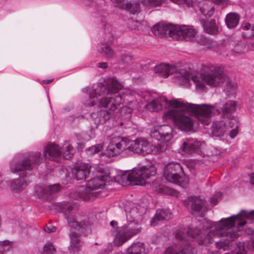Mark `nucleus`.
<instances>
[{
  "mask_svg": "<svg viewBox=\"0 0 254 254\" xmlns=\"http://www.w3.org/2000/svg\"><path fill=\"white\" fill-rule=\"evenodd\" d=\"M246 219H254V210L248 212L242 210L237 215L220 220L219 223L204 219L199 222L195 228L187 230L178 231L175 233L176 238L180 241L178 245L171 246L165 251V254H194L193 247L188 241V237L195 238L198 236L199 245H206L212 242L213 237L218 236L225 238L223 242L216 243L218 249L229 245V243L236 239L239 236L238 232L231 229L236 223L237 228L243 226L246 223Z\"/></svg>",
  "mask_w": 254,
  "mask_h": 254,
  "instance_id": "nucleus-1",
  "label": "nucleus"
},
{
  "mask_svg": "<svg viewBox=\"0 0 254 254\" xmlns=\"http://www.w3.org/2000/svg\"><path fill=\"white\" fill-rule=\"evenodd\" d=\"M181 102L184 105H191L201 107L200 108H198V109H192L193 108L185 109L184 107H172L173 109L168 112L167 116L173 119L176 125L182 130L190 131L193 127L192 120L190 117L185 115V112H191L193 114L199 121L206 125H208L210 123V118L213 115L220 113V111L216 108L215 105H197L184 103L183 102Z\"/></svg>",
  "mask_w": 254,
  "mask_h": 254,
  "instance_id": "nucleus-2",
  "label": "nucleus"
},
{
  "mask_svg": "<svg viewBox=\"0 0 254 254\" xmlns=\"http://www.w3.org/2000/svg\"><path fill=\"white\" fill-rule=\"evenodd\" d=\"M193 81L196 83V88L203 89L204 82L211 86H220L225 82L227 92L232 94L236 89V84L231 81L219 67L213 65H202L200 76L193 78Z\"/></svg>",
  "mask_w": 254,
  "mask_h": 254,
  "instance_id": "nucleus-3",
  "label": "nucleus"
},
{
  "mask_svg": "<svg viewBox=\"0 0 254 254\" xmlns=\"http://www.w3.org/2000/svg\"><path fill=\"white\" fill-rule=\"evenodd\" d=\"M127 224L121 227H118V232L113 233L114 235H118L117 244L119 246L122 245L141 231L139 223L142 221L143 217L137 208L132 207L127 212Z\"/></svg>",
  "mask_w": 254,
  "mask_h": 254,
  "instance_id": "nucleus-4",
  "label": "nucleus"
},
{
  "mask_svg": "<svg viewBox=\"0 0 254 254\" xmlns=\"http://www.w3.org/2000/svg\"><path fill=\"white\" fill-rule=\"evenodd\" d=\"M98 174L96 177L91 178L88 181L86 187H80L78 190L73 193V195L76 198L89 200L96 197L97 192L92 191L98 189L103 188L105 185V183L111 181V178L105 174L103 171H99Z\"/></svg>",
  "mask_w": 254,
  "mask_h": 254,
  "instance_id": "nucleus-5",
  "label": "nucleus"
},
{
  "mask_svg": "<svg viewBox=\"0 0 254 254\" xmlns=\"http://www.w3.org/2000/svg\"><path fill=\"white\" fill-rule=\"evenodd\" d=\"M156 170L154 166H143L139 168H133L131 172L123 173L119 178L122 180L121 184L125 185L129 183L131 185H143L145 180L154 176Z\"/></svg>",
  "mask_w": 254,
  "mask_h": 254,
  "instance_id": "nucleus-6",
  "label": "nucleus"
},
{
  "mask_svg": "<svg viewBox=\"0 0 254 254\" xmlns=\"http://www.w3.org/2000/svg\"><path fill=\"white\" fill-rule=\"evenodd\" d=\"M122 99L120 95H115L101 99L99 101V105L106 108L97 113H93L95 123L97 124H104L109 120L111 115L118 108L122 103Z\"/></svg>",
  "mask_w": 254,
  "mask_h": 254,
  "instance_id": "nucleus-7",
  "label": "nucleus"
},
{
  "mask_svg": "<svg viewBox=\"0 0 254 254\" xmlns=\"http://www.w3.org/2000/svg\"><path fill=\"white\" fill-rule=\"evenodd\" d=\"M155 71L165 78L167 77L170 74L175 73L176 74L175 77L180 84L187 83L190 79L193 81V78L197 76L195 75V71L190 68L188 69L182 68L177 71L174 66L165 64H161L156 65L155 67Z\"/></svg>",
  "mask_w": 254,
  "mask_h": 254,
  "instance_id": "nucleus-8",
  "label": "nucleus"
},
{
  "mask_svg": "<svg viewBox=\"0 0 254 254\" xmlns=\"http://www.w3.org/2000/svg\"><path fill=\"white\" fill-rule=\"evenodd\" d=\"M164 176L168 181L183 188L189 185V179L185 175L183 167L179 163L171 162L167 164L164 169Z\"/></svg>",
  "mask_w": 254,
  "mask_h": 254,
  "instance_id": "nucleus-9",
  "label": "nucleus"
},
{
  "mask_svg": "<svg viewBox=\"0 0 254 254\" xmlns=\"http://www.w3.org/2000/svg\"><path fill=\"white\" fill-rule=\"evenodd\" d=\"M74 151L68 142L65 143L62 148L54 143H50L45 146L43 154L45 158L58 161L62 155L65 159H68L73 154Z\"/></svg>",
  "mask_w": 254,
  "mask_h": 254,
  "instance_id": "nucleus-10",
  "label": "nucleus"
},
{
  "mask_svg": "<svg viewBox=\"0 0 254 254\" xmlns=\"http://www.w3.org/2000/svg\"><path fill=\"white\" fill-rule=\"evenodd\" d=\"M61 212L64 214L68 226L75 228L83 234L86 235L90 232V224L84 220L77 221L74 218L73 204L69 202H64L60 206Z\"/></svg>",
  "mask_w": 254,
  "mask_h": 254,
  "instance_id": "nucleus-11",
  "label": "nucleus"
},
{
  "mask_svg": "<svg viewBox=\"0 0 254 254\" xmlns=\"http://www.w3.org/2000/svg\"><path fill=\"white\" fill-rule=\"evenodd\" d=\"M163 106L165 108L184 107L185 109H188L187 108H193V109L201 108L195 105H184L180 100L178 99L168 101L165 97H161L159 99H154L146 105V109L151 112H158L161 110Z\"/></svg>",
  "mask_w": 254,
  "mask_h": 254,
  "instance_id": "nucleus-12",
  "label": "nucleus"
},
{
  "mask_svg": "<svg viewBox=\"0 0 254 254\" xmlns=\"http://www.w3.org/2000/svg\"><path fill=\"white\" fill-rule=\"evenodd\" d=\"M41 155L39 152L32 153L22 160L12 163L10 169L13 173L31 170L34 165H39L42 162L43 159Z\"/></svg>",
  "mask_w": 254,
  "mask_h": 254,
  "instance_id": "nucleus-13",
  "label": "nucleus"
},
{
  "mask_svg": "<svg viewBox=\"0 0 254 254\" xmlns=\"http://www.w3.org/2000/svg\"><path fill=\"white\" fill-rule=\"evenodd\" d=\"M128 138L119 136L113 137L107 147L105 152L109 157L120 154L125 150H127Z\"/></svg>",
  "mask_w": 254,
  "mask_h": 254,
  "instance_id": "nucleus-14",
  "label": "nucleus"
},
{
  "mask_svg": "<svg viewBox=\"0 0 254 254\" xmlns=\"http://www.w3.org/2000/svg\"><path fill=\"white\" fill-rule=\"evenodd\" d=\"M191 214L195 216L203 217L207 209L205 206V201L199 196L189 197L185 203Z\"/></svg>",
  "mask_w": 254,
  "mask_h": 254,
  "instance_id": "nucleus-15",
  "label": "nucleus"
},
{
  "mask_svg": "<svg viewBox=\"0 0 254 254\" xmlns=\"http://www.w3.org/2000/svg\"><path fill=\"white\" fill-rule=\"evenodd\" d=\"M151 143L144 138H138L134 140L128 139L127 150L140 155H145L150 153L152 150Z\"/></svg>",
  "mask_w": 254,
  "mask_h": 254,
  "instance_id": "nucleus-16",
  "label": "nucleus"
},
{
  "mask_svg": "<svg viewBox=\"0 0 254 254\" xmlns=\"http://www.w3.org/2000/svg\"><path fill=\"white\" fill-rule=\"evenodd\" d=\"M170 32V36L174 39L186 41H192L196 34L193 29L185 26H174V30H172Z\"/></svg>",
  "mask_w": 254,
  "mask_h": 254,
  "instance_id": "nucleus-17",
  "label": "nucleus"
},
{
  "mask_svg": "<svg viewBox=\"0 0 254 254\" xmlns=\"http://www.w3.org/2000/svg\"><path fill=\"white\" fill-rule=\"evenodd\" d=\"M173 128L169 125H162L155 128L151 131L150 135L152 138L158 140L169 141L173 137Z\"/></svg>",
  "mask_w": 254,
  "mask_h": 254,
  "instance_id": "nucleus-18",
  "label": "nucleus"
},
{
  "mask_svg": "<svg viewBox=\"0 0 254 254\" xmlns=\"http://www.w3.org/2000/svg\"><path fill=\"white\" fill-rule=\"evenodd\" d=\"M91 168V165L88 164H81L74 167L72 169L71 174L77 180H85L90 175Z\"/></svg>",
  "mask_w": 254,
  "mask_h": 254,
  "instance_id": "nucleus-19",
  "label": "nucleus"
},
{
  "mask_svg": "<svg viewBox=\"0 0 254 254\" xmlns=\"http://www.w3.org/2000/svg\"><path fill=\"white\" fill-rule=\"evenodd\" d=\"M174 26L171 24H165L158 23L154 25L151 29L153 34L157 37H163L165 36L167 32L170 36V31L174 30Z\"/></svg>",
  "mask_w": 254,
  "mask_h": 254,
  "instance_id": "nucleus-20",
  "label": "nucleus"
},
{
  "mask_svg": "<svg viewBox=\"0 0 254 254\" xmlns=\"http://www.w3.org/2000/svg\"><path fill=\"white\" fill-rule=\"evenodd\" d=\"M60 190L59 184L50 185L47 188L41 189L40 191H37L39 196L45 199L51 200Z\"/></svg>",
  "mask_w": 254,
  "mask_h": 254,
  "instance_id": "nucleus-21",
  "label": "nucleus"
},
{
  "mask_svg": "<svg viewBox=\"0 0 254 254\" xmlns=\"http://www.w3.org/2000/svg\"><path fill=\"white\" fill-rule=\"evenodd\" d=\"M107 88V95L118 93L123 88V84L116 77H109L105 80Z\"/></svg>",
  "mask_w": 254,
  "mask_h": 254,
  "instance_id": "nucleus-22",
  "label": "nucleus"
},
{
  "mask_svg": "<svg viewBox=\"0 0 254 254\" xmlns=\"http://www.w3.org/2000/svg\"><path fill=\"white\" fill-rule=\"evenodd\" d=\"M200 144L191 139H186L180 147V149L184 153H192L198 151Z\"/></svg>",
  "mask_w": 254,
  "mask_h": 254,
  "instance_id": "nucleus-23",
  "label": "nucleus"
},
{
  "mask_svg": "<svg viewBox=\"0 0 254 254\" xmlns=\"http://www.w3.org/2000/svg\"><path fill=\"white\" fill-rule=\"evenodd\" d=\"M197 7L200 12L206 17H211L214 12V7L211 1H202L198 2Z\"/></svg>",
  "mask_w": 254,
  "mask_h": 254,
  "instance_id": "nucleus-24",
  "label": "nucleus"
},
{
  "mask_svg": "<svg viewBox=\"0 0 254 254\" xmlns=\"http://www.w3.org/2000/svg\"><path fill=\"white\" fill-rule=\"evenodd\" d=\"M236 103L230 100L225 103L221 109V117L223 118L230 119L236 111Z\"/></svg>",
  "mask_w": 254,
  "mask_h": 254,
  "instance_id": "nucleus-25",
  "label": "nucleus"
},
{
  "mask_svg": "<svg viewBox=\"0 0 254 254\" xmlns=\"http://www.w3.org/2000/svg\"><path fill=\"white\" fill-rule=\"evenodd\" d=\"M171 218H172V213L169 209L158 210L151 222V225L155 226L159 221L169 220Z\"/></svg>",
  "mask_w": 254,
  "mask_h": 254,
  "instance_id": "nucleus-26",
  "label": "nucleus"
},
{
  "mask_svg": "<svg viewBox=\"0 0 254 254\" xmlns=\"http://www.w3.org/2000/svg\"><path fill=\"white\" fill-rule=\"evenodd\" d=\"M200 22L203 26V30L206 33L212 35L217 33L218 28L214 19H212L210 21L202 20H200Z\"/></svg>",
  "mask_w": 254,
  "mask_h": 254,
  "instance_id": "nucleus-27",
  "label": "nucleus"
},
{
  "mask_svg": "<svg viewBox=\"0 0 254 254\" xmlns=\"http://www.w3.org/2000/svg\"><path fill=\"white\" fill-rule=\"evenodd\" d=\"M212 133L214 136H222L225 132V123L223 121L214 122L212 124Z\"/></svg>",
  "mask_w": 254,
  "mask_h": 254,
  "instance_id": "nucleus-28",
  "label": "nucleus"
},
{
  "mask_svg": "<svg viewBox=\"0 0 254 254\" xmlns=\"http://www.w3.org/2000/svg\"><path fill=\"white\" fill-rule=\"evenodd\" d=\"M240 15L236 12H230L227 14L225 17V23L229 28L237 26L240 20Z\"/></svg>",
  "mask_w": 254,
  "mask_h": 254,
  "instance_id": "nucleus-29",
  "label": "nucleus"
},
{
  "mask_svg": "<svg viewBox=\"0 0 254 254\" xmlns=\"http://www.w3.org/2000/svg\"><path fill=\"white\" fill-rule=\"evenodd\" d=\"M27 185L26 181L24 178H18L12 181L10 188L12 190L17 192L24 190Z\"/></svg>",
  "mask_w": 254,
  "mask_h": 254,
  "instance_id": "nucleus-30",
  "label": "nucleus"
},
{
  "mask_svg": "<svg viewBox=\"0 0 254 254\" xmlns=\"http://www.w3.org/2000/svg\"><path fill=\"white\" fill-rule=\"evenodd\" d=\"M70 238V249L73 252H78L80 250L81 242L78 235L75 233H71Z\"/></svg>",
  "mask_w": 254,
  "mask_h": 254,
  "instance_id": "nucleus-31",
  "label": "nucleus"
},
{
  "mask_svg": "<svg viewBox=\"0 0 254 254\" xmlns=\"http://www.w3.org/2000/svg\"><path fill=\"white\" fill-rule=\"evenodd\" d=\"M99 51L101 53H103L106 57L108 58H112L115 55L114 52L113 50L107 44H102Z\"/></svg>",
  "mask_w": 254,
  "mask_h": 254,
  "instance_id": "nucleus-32",
  "label": "nucleus"
},
{
  "mask_svg": "<svg viewBox=\"0 0 254 254\" xmlns=\"http://www.w3.org/2000/svg\"><path fill=\"white\" fill-rule=\"evenodd\" d=\"M126 5L122 7H125V9L130 11L132 14H135L139 11L140 4L138 2H126Z\"/></svg>",
  "mask_w": 254,
  "mask_h": 254,
  "instance_id": "nucleus-33",
  "label": "nucleus"
},
{
  "mask_svg": "<svg viewBox=\"0 0 254 254\" xmlns=\"http://www.w3.org/2000/svg\"><path fill=\"white\" fill-rule=\"evenodd\" d=\"M12 246V243L8 240L0 241V254H5Z\"/></svg>",
  "mask_w": 254,
  "mask_h": 254,
  "instance_id": "nucleus-34",
  "label": "nucleus"
},
{
  "mask_svg": "<svg viewBox=\"0 0 254 254\" xmlns=\"http://www.w3.org/2000/svg\"><path fill=\"white\" fill-rule=\"evenodd\" d=\"M103 143H99L89 147L86 150V153L89 155L100 152L103 148Z\"/></svg>",
  "mask_w": 254,
  "mask_h": 254,
  "instance_id": "nucleus-35",
  "label": "nucleus"
},
{
  "mask_svg": "<svg viewBox=\"0 0 254 254\" xmlns=\"http://www.w3.org/2000/svg\"><path fill=\"white\" fill-rule=\"evenodd\" d=\"M94 94H95V96L96 95L98 96H102L105 94H107V86L105 85L100 83L97 88H96L94 91ZM94 97L93 95H90V97L92 98Z\"/></svg>",
  "mask_w": 254,
  "mask_h": 254,
  "instance_id": "nucleus-36",
  "label": "nucleus"
},
{
  "mask_svg": "<svg viewBox=\"0 0 254 254\" xmlns=\"http://www.w3.org/2000/svg\"><path fill=\"white\" fill-rule=\"evenodd\" d=\"M229 125L231 128L234 127L229 133L230 136L232 138H233L237 135L238 132V125L237 124V119H233L232 121L229 122Z\"/></svg>",
  "mask_w": 254,
  "mask_h": 254,
  "instance_id": "nucleus-37",
  "label": "nucleus"
},
{
  "mask_svg": "<svg viewBox=\"0 0 254 254\" xmlns=\"http://www.w3.org/2000/svg\"><path fill=\"white\" fill-rule=\"evenodd\" d=\"M243 29L246 30L247 32L243 34V36L247 38H251L254 36V28L250 24H247L243 27Z\"/></svg>",
  "mask_w": 254,
  "mask_h": 254,
  "instance_id": "nucleus-38",
  "label": "nucleus"
},
{
  "mask_svg": "<svg viewBox=\"0 0 254 254\" xmlns=\"http://www.w3.org/2000/svg\"><path fill=\"white\" fill-rule=\"evenodd\" d=\"M166 0H144V3L152 7H157L160 6Z\"/></svg>",
  "mask_w": 254,
  "mask_h": 254,
  "instance_id": "nucleus-39",
  "label": "nucleus"
},
{
  "mask_svg": "<svg viewBox=\"0 0 254 254\" xmlns=\"http://www.w3.org/2000/svg\"><path fill=\"white\" fill-rule=\"evenodd\" d=\"M56 252V249L51 243H47L43 247V254H54Z\"/></svg>",
  "mask_w": 254,
  "mask_h": 254,
  "instance_id": "nucleus-40",
  "label": "nucleus"
},
{
  "mask_svg": "<svg viewBox=\"0 0 254 254\" xmlns=\"http://www.w3.org/2000/svg\"><path fill=\"white\" fill-rule=\"evenodd\" d=\"M186 4L188 7H192L196 8V7H197L198 2L194 0H181V4Z\"/></svg>",
  "mask_w": 254,
  "mask_h": 254,
  "instance_id": "nucleus-41",
  "label": "nucleus"
},
{
  "mask_svg": "<svg viewBox=\"0 0 254 254\" xmlns=\"http://www.w3.org/2000/svg\"><path fill=\"white\" fill-rule=\"evenodd\" d=\"M134 60V58L132 56L127 54H124L121 56V61L124 64H128Z\"/></svg>",
  "mask_w": 254,
  "mask_h": 254,
  "instance_id": "nucleus-42",
  "label": "nucleus"
},
{
  "mask_svg": "<svg viewBox=\"0 0 254 254\" xmlns=\"http://www.w3.org/2000/svg\"><path fill=\"white\" fill-rule=\"evenodd\" d=\"M221 196L222 193L221 192H217L215 195L211 197L210 202L213 205L216 204L221 199Z\"/></svg>",
  "mask_w": 254,
  "mask_h": 254,
  "instance_id": "nucleus-43",
  "label": "nucleus"
},
{
  "mask_svg": "<svg viewBox=\"0 0 254 254\" xmlns=\"http://www.w3.org/2000/svg\"><path fill=\"white\" fill-rule=\"evenodd\" d=\"M112 1L115 6L125 9V7H122V6H126L125 0H112Z\"/></svg>",
  "mask_w": 254,
  "mask_h": 254,
  "instance_id": "nucleus-44",
  "label": "nucleus"
},
{
  "mask_svg": "<svg viewBox=\"0 0 254 254\" xmlns=\"http://www.w3.org/2000/svg\"><path fill=\"white\" fill-rule=\"evenodd\" d=\"M45 231L49 233L54 232L56 231L57 228L54 226H47L46 225L44 228Z\"/></svg>",
  "mask_w": 254,
  "mask_h": 254,
  "instance_id": "nucleus-45",
  "label": "nucleus"
},
{
  "mask_svg": "<svg viewBox=\"0 0 254 254\" xmlns=\"http://www.w3.org/2000/svg\"><path fill=\"white\" fill-rule=\"evenodd\" d=\"M166 148L167 146L165 143H164L163 144H158L157 146V152H163L166 150Z\"/></svg>",
  "mask_w": 254,
  "mask_h": 254,
  "instance_id": "nucleus-46",
  "label": "nucleus"
},
{
  "mask_svg": "<svg viewBox=\"0 0 254 254\" xmlns=\"http://www.w3.org/2000/svg\"><path fill=\"white\" fill-rule=\"evenodd\" d=\"M200 44L206 45L207 48L211 47V42L205 38L204 39L203 41L200 42Z\"/></svg>",
  "mask_w": 254,
  "mask_h": 254,
  "instance_id": "nucleus-47",
  "label": "nucleus"
},
{
  "mask_svg": "<svg viewBox=\"0 0 254 254\" xmlns=\"http://www.w3.org/2000/svg\"><path fill=\"white\" fill-rule=\"evenodd\" d=\"M214 2L217 4H222L223 7L226 6L228 0H213Z\"/></svg>",
  "mask_w": 254,
  "mask_h": 254,
  "instance_id": "nucleus-48",
  "label": "nucleus"
},
{
  "mask_svg": "<svg viewBox=\"0 0 254 254\" xmlns=\"http://www.w3.org/2000/svg\"><path fill=\"white\" fill-rule=\"evenodd\" d=\"M163 189L164 190V192L169 193V194H171L172 195H175V194L176 193V192L174 190L170 189L169 188L164 187Z\"/></svg>",
  "mask_w": 254,
  "mask_h": 254,
  "instance_id": "nucleus-49",
  "label": "nucleus"
},
{
  "mask_svg": "<svg viewBox=\"0 0 254 254\" xmlns=\"http://www.w3.org/2000/svg\"><path fill=\"white\" fill-rule=\"evenodd\" d=\"M108 64L107 63H100L98 64V67L101 68H106L108 67Z\"/></svg>",
  "mask_w": 254,
  "mask_h": 254,
  "instance_id": "nucleus-50",
  "label": "nucleus"
},
{
  "mask_svg": "<svg viewBox=\"0 0 254 254\" xmlns=\"http://www.w3.org/2000/svg\"><path fill=\"white\" fill-rule=\"evenodd\" d=\"M117 224H118L117 221L113 220V221H112L110 222L111 226H112L114 228H115L116 226L117 225Z\"/></svg>",
  "mask_w": 254,
  "mask_h": 254,
  "instance_id": "nucleus-51",
  "label": "nucleus"
},
{
  "mask_svg": "<svg viewBox=\"0 0 254 254\" xmlns=\"http://www.w3.org/2000/svg\"><path fill=\"white\" fill-rule=\"evenodd\" d=\"M250 179H251L250 182H251V184L253 185H254V173H253L252 175V176L251 177Z\"/></svg>",
  "mask_w": 254,
  "mask_h": 254,
  "instance_id": "nucleus-52",
  "label": "nucleus"
},
{
  "mask_svg": "<svg viewBox=\"0 0 254 254\" xmlns=\"http://www.w3.org/2000/svg\"><path fill=\"white\" fill-rule=\"evenodd\" d=\"M170 0L175 3H178L179 4H181V0Z\"/></svg>",
  "mask_w": 254,
  "mask_h": 254,
  "instance_id": "nucleus-53",
  "label": "nucleus"
},
{
  "mask_svg": "<svg viewBox=\"0 0 254 254\" xmlns=\"http://www.w3.org/2000/svg\"><path fill=\"white\" fill-rule=\"evenodd\" d=\"M53 79H50V80H43V82L44 83H45V84H48V83H50V82H52V81H53Z\"/></svg>",
  "mask_w": 254,
  "mask_h": 254,
  "instance_id": "nucleus-54",
  "label": "nucleus"
},
{
  "mask_svg": "<svg viewBox=\"0 0 254 254\" xmlns=\"http://www.w3.org/2000/svg\"><path fill=\"white\" fill-rule=\"evenodd\" d=\"M124 110H126L127 111L128 110V112L129 114H130L132 112V110L130 108H125L124 109Z\"/></svg>",
  "mask_w": 254,
  "mask_h": 254,
  "instance_id": "nucleus-55",
  "label": "nucleus"
},
{
  "mask_svg": "<svg viewBox=\"0 0 254 254\" xmlns=\"http://www.w3.org/2000/svg\"><path fill=\"white\" fill-rule=\"evenodd\" d=\"M253 232V230L252 229H250L249 230V232H250V233H252Z\"/></svg>",
  "mask_w": 254,
  "mask_h": 254,
  "instance_id": "nucleus-56",
  "label": "nucleus"
},
{
  "mask_svg": "<svg viewBox=\"0 0 254 254\" xmlns=\"http://www.w3.org/2000/svg\"><path fill=\"white\" fill-rule=\"evenodd\" d=\"M252 243L253 244V247H254V239L253 240Z\"/></svg>",
  "mask_w": 254,
  "mask_h": 254,
  "instance_id": "nucleus-57",
  "label": "nucleus"
},
{
  "mask_svg": "<svg viewBox=\"0 0 254 254\" xmlns=\"http://www.w3.org/2000/svg\"><path fill=\"white\" fill-rule=\"evenodd\" d=\"M252 46L254 48V42L252 43Z\"/></svg>",
  "mask_w": 254,
  "mask_h": 254,
  "instance_id": "nucleus-58",
  "label": "nucleus"
},
{
  "mask_svg": "<svg viewBox=\"0 0 254 254\" xmlns=\"http://www.w3.org/2000/svg\"><path fill=\"white\" fill-rule=\"evenodd\" d=\"M94 105H95V104H94V103H93V102H92V105H91V106H94Z\"/></svg>",
  "mask_w": 254,
  "mask_h": 254,
  "instance_id": "nucleus-59",
  "label": "nucleus"
}]
</instances>
